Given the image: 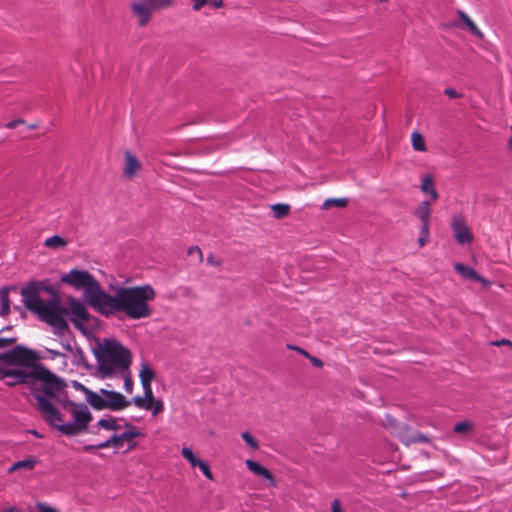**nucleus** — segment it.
Masks as SVG:
<instances>
[{
  "mask_svg": "<svg viewBox=\"0 0 512 512\" xmlns=\"http://www.w3.org/2000/svg\"><path fill=\"white\" fill-rule=\"evenodd\" d=\"M21 296L25 308L55 332L63 333L69 329L66 317L82 332L85 330L84 323L91 319V314L81 300L69 296L66 306H63L58 292L43 281H31L21 289Z\"/></svg>",
  "mask_w": 512,
  "mask_h": 512,
  "instance_id": "1",
  "label": "nucleus"
},
{
  "mask_svg": "<svg viewBox=\"0 0 512 512\" xmlns=\"http://www.w3.org/2000/svg\"><path fill=\"white\" fill-rule=\"evenodd\" d=\"M156 298L155 289L149 285L119 287L114 294L106 292L99 314L106 318L118 313L124 314L128 319L140 320L152 315L150 302Z\"/></svg>",
  "mask_w": 512,
  "mask_h": 512,
  "instance_id": "2",
  "label": "nucleus"
},
{
  "mask_svg": "<svg viewBox=\"0 0 512 512\" xmlns=\"http://www.w3.org/2000/svg\"><path fill=\"white\" fill-rule=\"evenodd\" d=\"M100 378L106 379L127 371L132 364L131 351L115 339H104L95 351Z\"/></svg>",
  "mask_w": 512,
  "mask_h": 512,
  "instance_id": "3",
  "label": "nucleus"
},
{
  "mask_svg": "<svg viewBox=\"0 0 512 512\" xmlns=\"http://www.w3.org/2000/svg\"><path fill=\"white\" fill-rule=\"evenodd\" d=\"M64 408L71 407L70 413L74 419L73 423H63L64 419L59 411L49 403L47 399L38 397V410L47 423L56 427L65 435H76L87 428L88 423L92 420V415L87 406L77 405L73 402L62 403Z\"/></svg>",
  "mask_w": 512,
  "mask_h": 512,
  "instance_id": "4",
  "label": "nucleus"
},
{
  "mask_svg": "<svg viewBox=\"0 0 512 512\" xmlns=\"http://www.w3.org/2000/svg\"><path fill=\"white\" fill-rule=\"evenodd\" d=\"M60 282L75 290H83L86 303L96 312L99 311L106 291L91 273L86 270L71 269L61 275Z\"/></svg>",
  "mask_w": 512,
  "mask_h": 512,
  "instance_id": "5",
  "label": "nucleus"
},
{
  "mask_svg": "<svg viewBox=\"0 0 512 512\" xmlns=\"http://www.w3.org/2000/svg\"><path fill=\"white\" fill-rule=\"evenodd\" d=\"M41 380L43 382L41 389L34 393L36 402L38 403V397H43L48 400L49 403L54 402L63 403L58 395L64 389V383L55 374L44 366H36L34 373V381Z\"/></svg>",
  "mask_w": 512,
  "mask_h": 512,
  "instance_id": "6",
  "label": "nucleus"
},
{
  "mask_svg": "<svg viewBox=\"0 0 512 512\" xmlns=\"http://www.w3.org/2000/svg\"><path fill=\"white\" fill-rule=\"evenodd\" d=\"M2 362L12 365L21 366L20 368L32 369L39 366L36 364L37 356L32 351L22 346H16L14 349L1 353Z\"/></svg>",
  "mask_w": 512,
  "mask_h": 512,
  "instance_id": "7",
  "label": "nucleus"
},
{
  "mask_svg": "<svg viewBox=\"0 0 512 512\" xmlns=\"http://www.w3.org/2000/svg\"><path fill=\"white\" fill-rule=\"evenodd\" d=\"M35 367L25 368H6L2 370L3 378L8 379L7 385L15 386L17 384H31L34 382Z\"/></svg>",
  "mask_w": 512,
  "mask_h": 512,
  "instance_id": "8",
  "label": "nucleus"
},
{
  "mask_svg": "<svg viewBox=\"0 0 512 512\" xmlns=\"http://www.w3.org/2000/svg\"><path fill=\"white\" fill-rule=\"evenodd\" d=\"M100 393L105 397L106 409L120 411L127 408L130 402L119 392L100 389Z\"/></svg>",
  "mask_w": 512,
  "mask_h": 512,
  "instance_id": "9",
  "label": "nucleus"
},
{
  "mask_svg": "<svg viewBox=\"0 0 512 512\" xmlns=\"http://www.w3.org/2000/svg\"><path fill=\"white\" fill-rule=\"evenodd\" d=\"M452 229L454 237L457 242L461 244L470 243L472 241V234L466 225L465 219L461 215H454L452 219Z\"/></svg>",
  "mask_w": 512,
  "mask_h": 512,
  "instance_id": "10",
  "label": "nucleus"
},
{
  "mask_svg": "<svg viewBox=\"0 0 512 512\" xmlns=\"http://www.w3.org/2000/svg\"><path fill=\"white\" fill-rule=\"evenodd\" d=\"M131 11L137 18L138 25L145 27L151 20L153 9L144 0H135L131 3Z\"/></svg>",
  "mask_w": 512,
  "mask_h": 512,
  "instance_id": "11",
  "label": "nucleus"
},
{
  "mask_svg": "<svg viewBox=\"0 0 512 512\" xmlns=\"http://www.w3.org/2000/svg\"><path fill=\"white\" fill-rule=\"evenodd\" d=\"M125 165L123 173L127 178H132L141 169V163L130 151L124 152Z\"/></svg>",
  "mask_w": 512,
  "mask_h": 512,
  "instance_id": "12",
  "label": "nucleus"
},
{
  "mask_svg": "<svg viewBox=\"0 0 512 512\" xmlns=\"http://www.w3.org/2000/svg\"><path fill=\"white\" fill-rule=\"evenodd\" d=\"M420 190L422 193L429 195L431 197L430 202L437 201L439 194L435 188L434 178L431 174H426L422 177Z\"/></svg>",
  "mask_w": 512,
  "mask_h": 512,
  "instance_id": "13",
  "label": "nucleus"
},
{
  "mask_svg": "<svg viewBox=\"0 0 512 512\" xmlns=\"http://www.w3.org/2000/svg\"><path fill=\"white\" fill-rule=\"evenodd\" d=\"M125 427L126 431L119 434V437L124 442L128 443V450H132L136 447V442H134V439L136 437L143 436V434L132 424L126 423Z\"/></svg>",
  "mask_w": 512,
  "mask_h": 512,
  "instance_id": "14",
  "label": "nucleus"
},
{
  "mask_svg": "<svg viewBox=\"0 0 512 512\" xmlns=\"http://www.w3.org/2000/svg\"><path fill=\"white\" fill-rule=\"evenodd\" d=\"M246 466L247 468L256 476L262 477L264 479L269 480L272 484L274 483V477L272 473L262 466L260 463L254 461V460H246Z\"/></svg>",
  "mask_w": 512,
  "mask_h": 512,
  "instance_id": "15",
  "label": "nucleus"
},
{
  "mask_svg": "<svg viewBox=\"0 0 512 512\" xmlns=\"http://www.w3.org/2000/svg\"><path fill=\"white\" fill-rule=\"evenodd\" d=\"M10 291H17L16 287H3L0 289V302H1V309H0V316L6 317L10 313V298L9 293Z\"/></svg>",
  "mask_w": 512,
  "mask_h": 512,
  "instance_id": "16",
  "label": "nucleus"
},
{
  "mask_svg": "<svg viewBox=\"0 0 512 512\" xmlns=\"http://www.w3.org/2000/svg\"><path fill=\"white\" fill-rule=\"evenodd\" d=\"M454 268L459 274H461V276H463L466 279H471V280H474L477 282H482V283L485 282L484 278L482 276H480L474 269H472L469 266H466L461 263H456L454 265Z\"/></svg>",
  "mask_w": 512,
  "mask_h": 512,
  "instance_id": "17",
  "label": "nucleus"
},
{
  "mask_svg": "<svg viewBox=\"0 0 512 512\" xmlns=\"http://www.w3.org/2000/svg\"><path fill=\"white\" fill-rule=\"evenodd\" d=\"M85 396L87 402L97 410H103L106 409V401L102 397L103 395H99L96 392L91 391L90 389H85Z\"/></svg>",
  "mask_w": 512,
  "mask_h": 512,
  "instance_id": "18",
  "label": "nucleus"
},
{
  "mask_svg": "<svg viewBox=\"0 0 512 512\" xmlns=\"http://www.w3.org/2000/svg\"><path fill=\"white\" fill-rule=\"evenodd\" d=\"M430 201H422L416 208L414 214L419 218L421 222H429L431 215V204Z\"/></svg>",
  "mask_w": 512,
  "mask_h": 512,
  "instance_id": "19",
  "label": "nucleus"
},
{
  "mask_svg": "<svg viewBox=\"0 0 512 512\" xmlns=\"http://www.w3.org/2000/svg\"><path fill=\"white\" fill-rule=\"evenodd\" d=\"M457 14L460 17V19L466 24V26L471 34L475 35L478 38H483V33L479 30V28L476 26V24L471 20V18L465 12L458 10Z\"/></svg>",
  "mask_w": 512,
  "mask_h": 512,
  "instance_id": "20",
  "label": "nucleus"
},
{
  "mask_svg": "<svg viewBox=\"0 0 512 512\" xmlns=\"http://www.w3.org/2000/svg\"><path fill=\"white\" fill-rule=\"evenodd\" d=\"M154 376V371L147 364L143 363L139 373L142 387H151V382L154 379Z\"/></svg>",
  "mask_w": 512,
  "mask_h": 512,
  "instance_id": "21",
  "label": "nucleus"
},
{
  "mask_svg": "<svg viewBox=\"0 0 512 512\" xmlns=\"http://www.w3.org/2000/svg\"><path fill=\"white\" fill-rule=\"evenodd\" d=\"M36 463L37 460L34 458H28L21 461H17L8 469V473H13L20 469L33 470Z\"/></svg>",
  "mask_w": 512,
  "mask_h": 512,
  "instance_id": "22",
  "label": "nucleus"
},
{
  "mask_svg": "<svg viewBox=\"0 0 512 512\" xmlns=\"http://www.w3.org/2000/svg\"><path fill=\"white\" fill-rule=\"evenodd\" d=\"M97 426L109 431H118L121 428L116 419L112 416L100 419L97 422Z\"/></svg>",
  "mask_w": 512,
  "mask_h": 512,
  "instance_id": "23",
  "label": "nucleus"
},
{
  "mask_svg": "<svg viewBox=\"0 0 512 512\" xmlns=\"http://www.w3.org/2000/svg\"><path fill=\"white\" fill-rule=\"evenodd\" d=\"M290 205L285 203H276L271 205V210L274 213V217L276 219H281L289 215L290 213Z\"/></svg>",
  "mask_w": 512,
  "mask_h": 512,
  "instance_id": "24",
  "label": "nucleus"
},
{
  "mask_svg": "<svg viewBox=\"0 0 512 512\" xmlns=\"http://www.w3.org/2000/svg\"><path fill=\"white\" fill-rule=\"evenodd\" d=\"M124 443L125 442L122 439H120L118 434H114L106 441L99 443L98 447H105V448L113 447L117 450H120L124 446Z\"/></svg>",
  "mask_w": 512,
  "mask_h": 512,
  "instance_id": "25",
  "label": "nucleus"
},
{
  "mask_svg": "<svg viewBox=\"0 0 512 512\" xmlns=\"http://www.w3.org/2000/svg\"><path fill=\"white\" fill-rule=\"evenodd\" d=\"M44 245L53 249L63 248L67 245V241L59 235H54L47 238L44 242Z\"/></svg>",
  "mask_w": 512,
  "mask_h": 512,
  "instance_id": "26",
  "label": "nucleus"
},
{
  "mask_svg": "<svg viewBox=\"0 0 512 512\" xmlns=\"http://www.w3.org/2000/svg\"><path fill=\"white\" fill-rule=\"evenodd\" d=\"M411 141H412V147L416 151L424 152L426 151V144L423 136L417 132L414 131L411 135Z\"/></svg>",
  "mask_w": 512,
  "mask_h": 512,
  "instance_id": "27",
  "label": "nucleus"
},
{
  "mask_svg": "<svg viewBox=\"0 0 512 512\" xmlns=\"http://www.w3.org/2000/svg\"><path fill=\"white\" fill-rule=\"evenodd\" d=\"M181 455L190 463L193 468L197 467L198 463L202 462V460L194 455L192 449L189 447H183L181 449Z\"/></svg>",
  "mask_w": 512,
  "mask_h": 512,
  "instance_id": "28",
  "label": "nucleus"
},
{
  "mask_svg": "<svg viewBox=\"0 0 512 512\" xmlns=\"http://www.w3.org/2000/svg\"><path fill=\"white\" fill-rule=\"evenodd\" d=\"M153 10H160L173 6V0H144Z\"/></svg>",
  "mask_w": 512,
  "mask_h": 512,
  "instance_id": "29",
  "label": "nucleus"
},
{
  "mask_svg": "<svg viewBox=\"0 0 512 512\" xmlns=\"http://www.w3.org/2000/svg\"><path fill=\"white\" fill-rule=\"evenodd\" d=\"M347 204H348V201L346 198H329L324 201L323 208L329 209L333 206L343 208V207H346Z\"/></svg>",
  "mask_w": 512,
  "mask_h": 512,
  "instance_id": "30",
  "label": "nucleus"
},
{
  "mask_svg": "<svg viewBox=\"0 0 512 512\" xmlns=\"http://www.w3.org/2000/svg\"><path fill=\"white\" fill-rule=\"evenodd\" d=\"M397 437L400 439V441L405 444L406 446L413 443V434L409 433V429L407 427L402 428L398 433Z\"/></svg>",
  "mask_w": 512,
  "mask_h": 512,
  "instance_id": "31",
  "label": "nucleus"
},
{
  "mask_svg": "<svg viewBox=\"0 0 512 512\" xmlns=\"http://www.w3.org/2000/svg\"><path fill=\"white\" fill-rule=\"evenodd\" d=\"M118 376L124 378V389L126 390L127 393H131L133 389V380L131 377L130 368L127 371L118 374Z\"/></svg>",
  "mask_w": 512,
  "mask_h": 512,
  "instance_id": "32",
  "label": "nucleus"
},
{
  "mask_svg": "<svg viewBox=\"0 0 512 512\" xmlns=\"http://www.w3.org/2000/svg\"><path fill=\"white\" fill-rule=\"evenodd\" d=\"M471 428H472V424L470 422L463 421V422L456 423L453 430H454V432H456L458 434H463V433L470 431Z\"/></svg>",
  "mask_w": 512,
  "mask_h": 512,
  "instance_id": "33",
  "label": "nucleus"
},
{
  "mask_svg": "<svg viewBox=\"0 0 512 512\" xmlns=\"http://www.w3.org/2000/svg\"><path fill=\"white\" fill-rule=\"evenodd\" d=\"M144 398L146 399L147 405H149V410L152 409V404H154L155 398L153 395L152 387H144Z\"/></svg>",
  "mask_w": 512,
  "mask_h": 512,
  "instance_id": "34",
  "label": "nucleus"
},
{
  "mask_svg": "<svg viewBox=\"0 0 512 512\" xmlns=\"http://www.w3.org/2000/svg\"><path fill=\"white\" fill-rule=\"evenodd\" d=\"M242 439L253 449H258V443L249 432L241 434Z\"/></svg>",
  "mask_w": 512,
  "mask_h": 512,
  "instance_id": "35",
  "label": "nucleus"
},
{
  "mask_svg": "<svg viewBox=\"0 0 512 512\" xmlns=\"http://www.w3.org/2000/svg\"><path fill=\"white\" fill-rule=\"evenodd\" d=\"M197 467H199V469L202 471V473L204 474V476L206 478H208L209 480H213V474H212L210 467L207 463L202 461L201 463H198Z\"/></svg>",
  "mask_w": 512,
  "mask_h": 512,
  "instance_id": "36",
  "label": "nucleus"
},
{
  "mask_svg": "<svg viewBox=\"0 0 512 512\" xmlns=\"http://www.w3.org/2000/svg\"><path fill=\"white\" fill-rule=\"evenodd\" d=\"M133 403L138 408L149 410V405H147L146 399L144 397H141V396L134 397L133 398Z\"/></svg>",
  "mask_w": 512,
  "mask_h": 512,
  "instance_id": "37",
  "label": "nucleus"
},
{
  "mask_svg": "<svg viewBox=\"0 0 512 512\" xmlns=\"http://www.w3.org/2000/svg\"><path fill=\"white\" fill-rule=\"evenodd\" d=\"M36 509L38 512H58L55 508L43 502L36 503Z\"/></svg>",
  "mask_w": 512,
  "mask_h": 512,
  "instance_id": "38",
  "label": "nucleus"
},
{
  "mask_svg": "<svg viewBox=\"0 0 512 512\" xmlns=\"http://www.w3.org/2000/svg\"><path fill=\"white\" fill-rule=\"evenodd\" d=\"M17 341L16 338L0 337V349L7 348Z\"/></svg>",
  "mask_w": 512,
  "mask_h": 512,
  "instance_id": "39",
  "label": "nucleus"
},
{
  "mask_svg": "<svg viewBox=\"0 0 512 512\" xmlns=\"http://www.w3.org/2000/svg\"><path fill=\"white\" fill-rule=\"evenodd\" d=\"M164 409V406H163V403L162 401L160 400H155L154 401V404H152V412H153V415H157L159 413H161Z\"/></svg>",
  "mask_w": 512,
  "mask_h": 512,
  "instance_id": "40",
  "label": "nucleus"
},
{
  "mask_svg": "<svg viewBox=\"0 0 512 512\" xmlns=\"http://www.w3.org/2000/svg\"><path fill=\"white\" fill-rule=\"evenodd\" d=\"M206 261H207V264L212 265V266H217V267H219V266H221V265H222V260H221V259H219V258H215V257L213 256V254H210V255L207 257V260H206Z\"/></svg>",
  "mask_w": 512,
  "mask_h": 512,
  "instance_id": "41",
  "label": "nucleus"
},
{
  "mask_svg": "<svg viewBox=\"0 0 512 512\" xmlns=\"http://www.w3.org/2000/svg\"><path fill=\"white\" fill-rule=\"evenodd\" d=\"M206 4L207 0H192V9L194 11H199Z\"/></svg>",
  "mask_w": 512,
  "mask_h": 512,
  "instance_id": "42",
  "label": "nucleus"
},
{
  "mask_svg": "<svg viewBox=\"0 0 512 512\" xmlns=\"http://www.w3.org/2000/svg\"><path fill=\"white\" fill-rule=\"evenodd\" d=\"M416 442H428V438L419 433V432H416V433H413V443H416Z\"/></svg>",
  "mask_w": 512,
  "mask_h": 512,
  "instance_id": "43",
  "label": "nucleus"
},
{
  "mask_svg": "<svg viewBox=\"0 0 512 512\" xmlns=\"http://www.w3.org/2000/svg\"><path fill=\"white\" fill-rule=\"evenodd\" d=\"M310 360V362L315 366V367H318V368H322L323 367V362L322 360H320L319 358L317 357H314V356H311L310 354L306 357Z\"/></svg>",
  "mask_w": 512,
  "mask_h": 512,
  "instance_id": "44",
  "label": "nucleus"
},
{
  "mask_svg": "<svg viewBox=\"0 0 512 512\" xmlns=\"http://www.w3.org/2000/svg\"><path fill=\"white\" fill-rule=\"evenodd\" d=\"M420 235L429 236L430 223L429 222H421Z\"/></svg>",
  "mask_w": 512,
  "mask_h": 512,
  "instance_id": "45",
  "label": "nucleus"
},
{
  "mask_svg": "<svg viewBox=\"0 0 512 512\" xmlns=\"http://www.w3.org/2000/svg\"><path fill=\"white\" fill-rule=\"evenodd\" d=\"M194 253L198 254L200 261H202L203 254H202L201 249L198 246H192V247L189 248L188 254L192 255Z\"/></svg>",
  "mask_w": 512,
  "mask_h": 512,
  "instance_id": "46",
  "label": "nucleus"
},
{
  "mask_svg": "<svg viewBox=\"0 0 512 512\" xmlns=\"http://www.w3.org/2000/svg\"><path fill=\"white\" fill-rule=\"evenodd\" d=\"M445 94L452 99L460 97V94L454 88H446Z\"/></svg>",
  "mask_w": 512,
  "mask_h": 512,
  "instance_id": "47",
  "label": "nucleus"
},
{
  "mask_svg": "<svg viewBox=\"0 0 512 512\" xmlns=\"http://www.w3.org/2000/svg\"><path fill=\"white\" fill-rule=\"evenodd\" d=\"M492 345L494 346H502V345H507L509 347H512V342L508 339H501V340H497V341H493L491 342Z\"/></svg>",
  "mask_w": 512,
  "mask_h": 512,
  "instance_id": "48",
  "label": "nucleus"
},
{
  "mask_svg": "<svg viewBox=\"0 0 512 512\" xmlns=\"http://www.w3.org/2000/svg\"><path fill=\"white\" fill-rule=\"evenodd\" d=\"M331 511L332 512H343L341 508L340 501L338 499H334L331 504Z\"/></svg>",
  "mask_w": 512,
  "mask_h": 512,
  "instance_id": "49",
  "label": "nucleus"
},
{
  "mask_svg": "<svg viewBox=\"0 0 512 512\" xmlns=\"http://www.w3.org/2000/svg\"><path fill=\"white\" fill-rule=\"evenodd\" d=\"M287 348L290 349V350H294V351L300 353L301 355H303L305 357H307L309 355V353L307 351H305L301 347H298V346H295V345H287Z\"/></svg>",
  "mask_w": 512,
  "mask_h": 512,
  "instance_id": "50",
  "label": "nucleus"
},
{
  "mask_svg": "<svg viewBox=\"0 0 512 512\" xmlns=\"http://www.w3.org/2000/svg\"><path fill=\"white\" fill-rule=\"evenodd\" d=\"M207 4H210L214 8L223 7V0H207Z\"/></svg>",
  "mask_w": 512,
  "mask_h": 512,
  "instance_id": "51",
  "label": "nucleus"
},
{
  "mask_svg": "<svg viewBox=\"0 0 512 512\" xmlns=\"http://www.w3.org/2000/svg\"><path fill=\"white\" fill-rule=\"evenodd\" d=\"M99 444H96V445H86L83 447V451L85 452H90V451H93V450H96V449H105V447H98Z\"/></svg>",
  "mask_w": 512,
  "mask_h": 512,
  "instance_id": "52",
  "label": "nucleus"
},
{
  "mask_svg": "<svg viewBox=\"0 0 512 512\" xmlns=\"http://www.w3.org/2000/svg\"><path fill=\"white\" fill-rule=\"evenodd\" d=\"M429 236L420 235L418 238V243L420 247H423L428 242Z\"/></svg>",
  "mask_w": 512,
  "mask_h": 512,
  "instance_id": "53",
  "label": "nucleus"
},
{
  "mask_svg": "<svg viewBox=\"0 0 512 512\" xmlns=\"http://www.w3.org/2000/svg\"><path fill=\"white\" fill-rule=\"evenodd\" d=\"M5 127L8 128V129H14V128L17 127V122L15 120L10 121V122L5 124Z\"/></svg>",
  "mask_w": 512,
  "mask_h": 512,
  "instance_id": "54",
  "label": "nucleus"
},
{
  "mask_svg": "<svg viewBox=\"0 0 512 512\" xmlns=\"http://www.w3.org/2000/svg\"><path fill=\"white\" fill-rule=\"evenodd\" d=\"M76 388H77L78 390L83 391L84 393H85V389H88L87 387H85L84 385H82V384H80V383H77V384H76Z\"/></svg>",
  "mask_w": 512,
  "mask_h": 512,
  "instance_id": "55",
  "label": "nucleus"
},
{
  "mask_svg": "<svg viewBox=\"0 0 512 512\" xmlns=\"http://www.w3.org/2000/svg\"><path fill=\"white\" fill-rule=\"evenodd\" d=\"M38 127V123H32L28 125L29 129H36Z\"/></svg>",
  "mask_w": 512,
  "mask_h": 512,
  "instance_id": "56",
  "label": "nucleus"
},
{
  "mask_svg": "<svg viewBox=\"0 0 512 512\" xmlns=\"http://www.w3.org/2000/svg\"><path fill=\"white\" fill-rule=\"evenodd\" d=\"M15 121L17 122V125H19V124H23V123H24V120H22V119H17V120H15Z\"/></svg>",
  "mask_w": 512,
  "mask_h": 512,
  "instance_id": "57",
  "label": "nucleus"
},
{
  "mask_svg": "<svg viewBox=\"0 0 512 512\" xmlns=\"http://www.w3.org/2000/svg\"><path fill=\"white\" fill-rule=\"evenodd\" d=\"M9 329H11V327H10V326H7V327L3 328V329L1 330V332H2V331H4V330H9Z\"/></svg>",
  "mask_w": 512,
  "mask_h": 512,
  "instance_id": "58",
  "label": "nucleus"
},
{
  "mask_svg": "<svg viewBox=\"0 0 512 512\" xmlns=\"http://www.w3.org/2000/svg\"><path fill=\"white\" fill-rule=\"evenodd\" d=\"M381 2H386L387 0H380Z\"/></svg>",
  "mask_w": 512,
  "mask_h": 512,
  "instance_id": "59",
  "label": "nucleus"
},
{
  "mask_svg": "<svg viewBox=\"0 0 512 512\" xmlns=\"http://www.w3.org/2000/svg\"><path fill=\"white\" fill-rule=\"evenodd\" d=\"M0 362H2V358H0Z\"/></svg>",
  "mask_w": 512,
  "mask_h": 512,
  "instance_id": "60",
  "label": "nucleus"
}]
</instances>
